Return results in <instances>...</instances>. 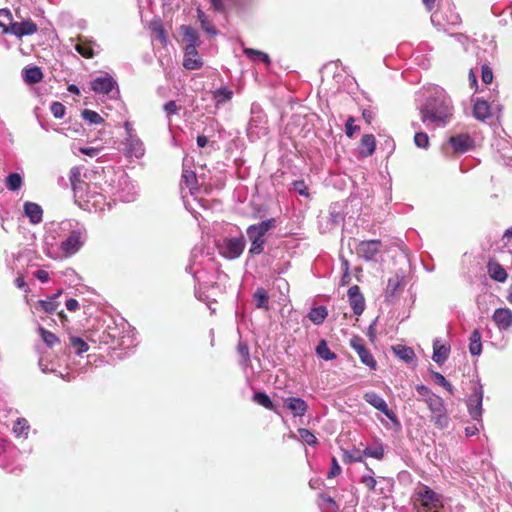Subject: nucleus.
<instances>
[{
  "label": "nucleus",
  "instance_id": "nucleus-25",
  "mask_svg": "<svg viewBox=\"0 0 512 512\" xmlns=\"http://www.w3.org/2000/svg\"><path fill=\"white\" fill-rule=\"evenodd\" d=\"M473 116L480 121H484L489 118L491 116V110L488 102L477 99L473 106Z\"/></svg>",
  "mask_w": 512,
  "mask_h": 512
},
{
  "label": "nucleus",
  "instance_id": "nucleus-51",
  "mask_svg": "<svg viewBox=\"0 0 512 512\" xmlns=\"http://www.w3.org/2000/svg\"><path fill=\"white\" fill-rule=\"evenodd\" d=\"M237 352L241 358L242 363L247 364L250 361L249 348L245 343L240 342L237 345Z\"/></svg>",
  "mask_w": 512,
  "mask_h": 512
},
{
  "label": "nucleus",
  "instance_id": "nucleus-2",
  "mask_svg": "<svg viewBox=\"0 0 512 512\" xmlns=\"http://www.w3.org/2000/svg\"><path fill=\"white\" fill-rule=\"evenodd\" d=\"M423 122L431 121L437 125L445 126L453 115V108L446 98L433 97L427 100L420 109Z\"/></svg>",
  "mask_w": 512,
  "mask_h": 512
},
{
  "label": "nucleus",
  "instance_id": "nucleus-26",
  "mask_svg": "<svg viewBox=\"0 0 512 512\" xmlns=\"http://www.w3.org/2000/svg\"><path fill=\"white\" fill-rule=\"evenodd\" d=\"M149 29L154 39L159 41L162 45L167 43V35L160 19L152 20L150 22Z\"/></svg>",
  "mask_w": 512,
  "mask_h": 512
},
{
  "label": "nucleus",
  "instance_id": "nucleus-31",
  "mask_svg": "<svg viewBox=\"0 0 512 512\" xmlns=\"http://www.w3.org/2000/svg\"><path fill=\"white\" fill-rule=\"evenodd\" d=\"M180 31L184 37V40L187 42V45H197L199 35L198 31L194 27L183 25L181 26Z\"/></svg>",
  "mask_w": 512,
  "mask_h": 512
},
{
  "label": "nucleus",
  "instance_id": "nucleus-57",
  "mask_svg": "<svg viewBox=\"0 0 512 512\" xmlns=\"http://www.w3.org/2000/svg\"><path fill=\"white\" fill-rule=\"evenodd\" d=\"M163 108H164V111L166 112L167 116L176 114L180 110V107L176 104L175 101H172V100L167 102Z\"/></svg>",
  "mask_w": 512,
  "mask_h": 512
},
{
  "label": "nucleus",
  "instance_id": "nucleus-21",
  "mask_svg": "<svg viewBox=\"0 0 512 512\" xmlns=\"http://www.w3.org/2000/svg\"><path fill=\"white\" fill-rule=\"evenodd\" d=\"M487 271L491 279L497 282H505L508 274L503 266L495 259H490L487 263Z\"/></svg>",
  "mask_w": 512,
  "mask_h": 512
},
{
  "label": "nucleus",
  "instance_id": "nucleus-47",
  "mask_svg": "<svg viewBox=\"0 0 512 512\" xmlns=\"http://www.w3.org/2000/svg\"><path fill=\"white\" fill-rule=\"evenodd\" d=\"M354 122L355 118L349 116L345 123V134L349 138L353 137V135L360 130V127L358 125H355Z\"/></svg>",
  "mask_w": 512,
  "mask_h": 512
},
{
  "label": "nucleus",
  "instance_id": "nucleus-28",
  "mask_svg": "<svg viewBox=\"0 0 512 512\" xmlns=\"http://www.w3.org/2000/svg\"><path fill=\"white\" fill-rule=\"evenodd\" d=\"M393 351L395 355L406 363H410L415 358L414 350L405 345H396L393 346Z\"/></svg>",
  "mask_w": 512,
  "mask_h": 512
},
{
  "label": "nucleus",
  "instance_id": "nucleus-37",
  "mask_svg": "<svg viewBox=\"0 0 512 512\" xmlns=\"http://www.w3.org/2000/svg\"><path fill=\"white\" fill-rule=\"evenodd\" d=\"M28 421L25 418H19L13 426V432L17 437H27L29 433Z\"/></svg>",
  "mask_w": 512,
  "mask_h": 512
},
{
  "label": "nucleus",
  "instance_id": "nucleus-8",
  "mask_svg": "<svg viewBox=\"0 0 512 512\" xmlns=\"http://www.w3.org/2000/svg\"><path fill=\"white\" fill-rule=\"evenodd\" d=\"M383 244L381 240H364L360 241L356 247V254L365 261H371L381 252Z\"/></svg>",
  "mask_w": 512,
  "mask_h": 512
},
{
  "label": "nucleus",
  "instance_id": "nucleus-64",
  "mask_svg": "<svg viewBox=\"0 0 512 512\" xmlns=\"http://www.w3.org/2000/svg\"><path fill=\"white\" fill-rule=\"evenodd\" d=\"M362 117L363 119L365 120V122L367 124H371L373 118H374V115H373V112L371 110H368V109H364L363 112H362Z\"/></svg>",
  "mask_w": 512,
  "mask_h": 512
},
{
  "label": "nucleus",
  "instance_id": "nucleus-22",
  "mask_svg": "<svg viewBox=\"0 0 512 512\" xmlns=\"http://www.w3.org/2000/svg\"><path fill=\"white\" fill-rule=\"evenodd\" d=\"M376 149V139L373 134H365L362 136L359 144V155L367 158L373 155Z\"/></svg>",
  "mask_w": 512,
  "mask_h": 512
},
{
  "label": "nucleus",
  "instance_id": "nucleus-29",
  "mask_svg": "<svg viewBox=\"0 0 512 512\" xmlns=\"http://www.w3.org/2000/svg\"><path fill=\"white\" fill-rule=\"evenodd\" d=\"M469 352L471 355H480L482 352L481 333L475 329L470 335Z\"/></svg>",
  "mask_w": 512,
  "mask_h": 512
},
{
  "label": "nucleus",
  "instance_id": "nucleus-7",
  "mask_svg": "<svg viewBox=\"0 0 512 512\" xmlns=\"http://www.w3.org/2000/svg\"><path fill=\"white\" fill-rule=\"evenodd\" d=\"M350 346L357 352L364 365L368 366L371 370L377 369V362L370 350L364 345V341L361 337L353 336L350 339Z\"/></svg>",
  "mask_w": 512,
  "mask_h": 512
},
{
  "label": "nucleus",
  "instance_id": "nucleus-3",
  "mask_svg": "<svg viewBox=\"0 0 512 512\" xmlns=\"http://www.w3.org/2000/svg\"><path fill=\"white\" fill-rule=\"evenodd\" d=\"M275 227V218H270L257 224L250 225L247 228L246 232L251 242V247L249 250V253L251 255H259L263 252L265 244L264 236L269 230Z\"/></svg>",
  "mask_w": 512,
  "mask_h": 512
},
{
  "label": "nucleus",
  "instance_id": "nucleus-42",
  "mask_svg": "<svg viewBox=\"0 0 512 512\" xmlns=\"http://www.w3.org/2000/svg\"><path fill=\"white\" fill-rule=\"evenodd\" d=\"M298 434H299L301 440L304 441L305 443H307L308 445L315 446L318 444L317 437L309 429L299 428Z\"/></svg>",
  "mask_w": 512,
  "mask_h": 512
},
{
  "label": "nucleus",
  "instance_id": "nucleus-54",
  "mask_svg": "<svg viewBox=\"0 0 512 512\" xmlns=\"http://www.w3.org/2000/svg\"><path fill=\"white\" fill-rule=\"evenodd\" d=\"M199 20L204 31L213 35L216 34V30L214 29L213 25L207 20L204 13H199Z\"/></svg>",
  "mask_w": 512,
  "mask_h": 512
},
{
  "label": "nucleus",
  "instance_id": "nucleus-43",
  "mask_svg": "<svg viewBox=\"0 0 512 512\" xmlns=\"http://www.w3.org/2000/svg\"><path fill=\"white\" fill-rule=\"evenodd\" d=\"M254 299L256 301V306L258 308H268V294L263 288H259L256 290L254 294Z\"/></svg>",
  "mask_w": 512,
  "mask_h": 512
},
{
  "label": "nucleus",
  "instance_id": "nucleus-16",
  "mask_svg": "<svg viewBox=\"0 0 512 512\" xmlns=\"http://www.w3.org/2000/svg\"><path fill=\"white\" fill-rule=\"evenodd\" d=\"M224 255L230 259L238 258L244 251L245 240L243 237L230 238L224 241Z\"/></svg>",
  "mask_w": 512,
  "mask_h": 512
},
{
  "label": "nucleus",
  "instance_id": "nucleus-49",
  "mask_svg": "<svg viewBox=\"0 0 512 512\" xmlns=\"http://www.w3.org/2000/svg\"><path fill=\"white\" fill-rule=\"evenodd\" d=\"M414 143L419 148H427L429 145V137L424 132H417L414 135Z\"/></svg>",
  "mask_w": 512,
  "mask_h": 512
},
{
  "label": "nucleus",
  "instance_id": "nucleus-50",
  "mask_svg": "<svg viewBox=\"0 0 512 512\" xmlns=\"http://www.w3.org/2000/svg\"><path fill=\"white\" fill-rule=\"evenodd\" d=\"M363 455L381 460L384 457V449L381 446L377 448H365Z\"/></svg>",
  "mask_w": 512,
  "mask_h": 512
},
{
  "label": "nucleus",
  "instance_id": "nucleus-12",
  "mask_svg": "<svg viewBox=\"0 0 512 512\" xmlns=\"http://www.w3.org/2000/svg\"><path fill=\"white\" fill-rule=\"evenodd\" d=\"M449 143L456 153H465L475 146L474 140L467 133L451 136Z\"/></svg>",
  "mask_w": 512,
  "mask_h": 512
},
{
  "label": "nucleus",
  "instance_id": "nucleus-33",
  "mask_svg": "<svg viewBox=\"0 0 512 512\" xmlns=\"http://www.w3.org/2000/svg\"><path fill=\"white\" fill-rule=\"evenodd\" d=\"M328 312L326 307L324 306H318L313 309L308 314V318L314 323V324H321L324 322L325 318L327 317Z\"/></svg>",
  "mask_w": 512,
  "mask_h": 512
},
{
  "label": "nucleus",
  "instance_id": "nucleus-1",
  "mask_svg": "<svg viewBox=\"0 0 512 512\" xmlns=\"http://www.w3.org/2000/svg\"><path fill=\"white\" fill-rule=\"evenodd\" d=\"M415 389L420 396V401L425 403L431 413L430 422L433 426L439 430L446 429L450 418L444 400L423 384L416 385Z\"/></svg>",
  "mask_w": 512,
  "mask_h": 512
},
{
  "label": "nucleus",
  "instance_id": "nucleus-27",
  "mask_svg": "<svg viewBox=\"0 0 512 512\" xmlns=\"http://www.w3.org/2000/svg\"><path fill=\"white\" fill-rule=\"evenodd\" d=\"M253 401L267 410L277 413L276 406L267 393L259 391L254 393Z\"/></svg>",
  "mask_w": 512,
  "mask_h": 512
},
{
  "label": "nucleus",
  "instance_id": "nucleus-32",
  "mask_svg": "<svg viewBox=\"0 0 512 512\" xmlns=\"http://www.w3.org/2000/svg\"><path fill=\"white\" fill-rule=\"evenodd\" d=\"M43 79V73L37 66L25 70L24 80L28 84L39 83Z\"/></svg>",
  "mask_w": 512,
  "mask_h": 512
},
{
  "label": "nucleus",
  "instance_id": "nucleus-6",
  "mask_svg": "<svg viewBox=\"0 0 512 512\" xmlns=\"http://www.w3.org/2000/svg\"><path fill=\"white\" fill-rule=\"evenodd\" d=\"M84 241L85 233L81 230H73L69 233L67 238L62 241L60 249L66 256H72L80 250L84 245Z\"/></svg>",
  "mask_w": 512,
  "mask_h": 512
},
{
  "label": "nucleus",
  "instance_id": "nucleus-60",
  "mask_svg": "<svg viewBox=\"0 0 512 512\" xmlns=\"http://www.w3.org/2000/svg\"><path fill=\"white\" fill-rule=\"evenodd\" d=\"M82 154H85L90 157H95L99 153V149L95 147H84L79 149Z\"/></svg>",
  "mask_w": 512,
  "mask_h": 512
},
{
  "label": "nucleus",
  "instance_id": "nucleus-48",
  "mask_svg": "<svg viewBox=\"0 0 512 512\" xmlns=\"http://www.w3.org/2000/svg\"><path fill=\"white\" fill-rule=\"evenodd\" d=\"M362 458H363V451L361 452L358 449L344 452V461L361 462Z\"/></svg>",
  "mask_w": 512,
  "mask_h": 512
},
{
  "label": "nucleus",
  "instance_id": "nucleus-58",
  "mask_svg": "<svg viewBox=\"0 0 512 512\" xmlns=\"http://www.w3.org/2000/svg\"><path fill=\"white\" fill-rule=\"evenodd\" d=\"M341 473V468L336 460L335 457L332 458V467L331 470L328 473V478L336 477Z\"/></svg>",
  "mask_w": 512,
  "mask_h": 512
},
{
  "label": "nucleus",
  "instance_id": "nucleus-30",
  "mask_svg": "<svg viewBox=\"0 0 512 512\" xmlns=\"http://www.w3.org/2000/svg\"><path fill=\"white\" fill-rule=\"evenodd\" d=\"M75 50L84 58L90 59L94 57L92 42L79 37V43L75 45Z\"/></svg>",
  "mask_w": 512,
  "mask_h": 512
},
{
  "label": "nucleus",
  "instance_id": "nucleus-63",
  "mask_svg": "<svg viewBox=\"0 0 512 512\" xmlns=\"http://www.w3.org/2000/svg\"><path fill=\"white\" fill-rule=\"evenodd\" d=\"M15 285L19 288V289H25V291L28 290V285L27 283L25 282V279L23 276H18L16 279H15Z\"/></svg>",
  "mask_w": 512,
  "mask_h": 512
},
{
  "label": "nucleus",
  "instance_id": "nucleus-4",
  "mask_svg": "<svg viewBox=\"0 0 512 512\" xmlns=\"http://www.w3.org/2000/svg\"><path fill=\"white\" fill-rule=\"evenodd\" d=\"M416 496L420 502L418 512H440L443 508L442 496L428 486L421 487Z\"/></svg>",
  "mask_w": 512,
  "mask_h": 512
},
{
  "label": "nucleus",
  "instance_id": "nucleus-55",
  "mask_svg": "<svg viewBox=\"0 0 512 512\" xmlns=\"http://www.w3.org/2000/svg\"><path fill=\"white\" fill-rule=\"evenodd\" d=\"M361 483L364 484V486L370 490L373 491L376 487V479L371 475H364L361 478Z\"/></svg>",
  "mask_w": 512,
  "mask_h": 512
},
{
  "label": "nucleus",
  "instance_id": "nucleus-24",
  "mask_svg": "<svg viewBox=\"0 0 512 512\" xmlns=\"http://www.w3.org/2000/svg\"><path fill=\"white\" fill-rule=\"evenodd\" d=\"M24 213L33 224H38L42 221L43 210L40 205L33 202H26L24 204Z\"/></svg>",
  "mask_w": 512,
  "mask_h": 512
},
{
  "label": "nucleus",
  "instance_id": "nucleus-15",
  "mask_svg": "<svg viewBox=\"0 0 512 512\" xmlns=\"http://www.w3.org/2000/svg\"><path fill=\"white\" fill-rule=\"evenodd\" d=\"M283 405L294 417H302L308 411V404L299 397H287L283 399Z\"/></svg>",
  "mask_w": 512,
  "mask_h": 512
},
{
  "label": "nucleus",
  "instance_id": "nucleus-17",
  "mask_svg": "<svg viewBox=\"0 0 512 512\" xmlns=\"http://www.w3.org/2000/svg\"><path fill=\"white\" fill-rule=\"evenodd\" d=\"M348 298L354 314L361 315L365 309V299L358 285H353L348 289Z\"/></svg>",
  "mask_w": 512,
  "mask_h": 512
},
{
  "label": "nucleus",
  "instance_id": "nucleus-23",
  "mask_svg": "<svg viewBox=\"0 0 512 512\" xmlns=\"http://www.w3.org/2000/svg\"><path fill=\"white\" fill-rule=\"evenodd\" d=\"M450 346L441 344L439 340L433 342L432 359L439 365H442L449 357Z\"/></svg>",
  "mask_w": 512,
  "mask_h": 512
},
{
  "label": "nucleus",
  "instance_id": "nucleus-40",
  "mask_svg": "<svg viewBox=\"0 0 512 512\" xmlns=\"http://www.w3.org/2000/svg\"><path fill=\"white\" fill-rule=\"evenodd\" d=\"M10 23H13L11 12L8 9H0V28L4 34L9 33Z\"/></svg>",
  "mask_w": 512,
  "mask_h": 512
},
{
  "label": "nucleus",
  "instance_id": "nucleus-11",
  "mask_svg": "<svg viewBox=\"0 0 512 512\" xmlns=\"http://www.w3.org/2000/svg\"><path fill=\"white\" fill-rule=\"evenodd\" d=\"M37 31L38 26L31 19L10 23L9 33L15 35L17 38L33 35Z\"/></svg>",
  "mask_w": 512,
  "mask_h": 512
},
{
  "label": "nucleus",
  "instance_id": "nucleus-61",
  "mask_svg": "<svg viewBox=\"0 0 512 512\" xmlns=\"http://www.w3.org/2000/svg\"><path fill=\"white\" fill-rule=\"evenodd\" d=\"M209 2L211 4V7L216 12H224L225 11V7H224V4H223L222 0H209Z\"/></svg>",
  "mask_w": 512,
  "mask_h": 512
},
{
  "label": "nucleus",
  "instance_id": "nucleus-19",
  "mask_svg": "<svg viewBox=\"0 0 512 512\" xmlns=\"http://www.w3.org/2000/svg\"><path fill=\"white\" fill-rule=\"evenodd\" d=\"M116 82L111 76L97 77L91 82V89L98 94H109Z\"/></svg>",
  "mask_w": 512,
  "mask_h": 512
},
{
  "label": "nucleus",
  "instance_id": "nucleus-46",
  "mask_svg": "<svg viewBox=\"0 0 512 512\" xmlns=\"http://www.w3.org/2000/svg\"><path fill=\"white\" fill-rule=\"evenodd\" d=\"M6 185L12 191L18 190L22 185V178L18 173H11L6 178Z\"/></svg>",
  "mask_w": 512,
  "mask_h": 512
},
{
  "label": "nucleus",
  "instance_id": "nucleus-13",
  "mask_svg": "<svg viewBox=\"0 0 512 512\" xmlns=\"http://www.w3.org/2000/svg\"><path fill=\"white\" fill-rule=\"evenodd\" d=\"M125 155L126 157L141 158L145 154V147L141 139L136 136H130L125 139Z\"/></svg>",
  "mask_w": 512,
  "mask_h": 512
},
{
  "label": "nucleus",
  "instance_id": "nucleus-34",
  "mask_svg": "<svg viewBox=\"0 0 512 512\" xmlns=\"http://www.w3.org/2000/svg\"><path fill=\"white\" fill-rule=\"evenodd\" d=\"M244 54L252 61H260L266 64H270L269 55L252 48H244Z\"/></svg>",
  "mask_w": 512,
  "mask_h": 512
},
{
  "label": "nucleus",
  "instance_id": "nucleus-38",
  "mask_svg": "<svg viewBox=\"0 0 512 512\" xmlns=\"http://www.w3.org/2000/svg\"><path fill=\"white\" fill-rule=\"evenodd\" d=\"M38 332H39L43 342L48 347H53L54 345H56L60 342L59 338L54 333L46 330L45 328H43L41 326L38 328Z\"/></svg>",
  "mask_w": 512,
  "mask_h": 512
},
{
  "label": "nucleus",
  "instance_id": "nucleus-5",
  "mask_svg": "<svg viewBox=\"0 0 512 512\" xmlns=\"http://www.w3.org/2000/svg\"><path fill=\"white\" fill-rule=\"evenodd\" d=\"M363 399L378 411L382 412L392 423L399 425L396 414L389 409L386 401L374 391H368L363 394Z\"/></svg>",
  "mask_w": 512,
  "mask_h": 512
},
{
  "label": "nucleus",
  "instance_id": "nucleus-10",
  "mask_svg": "<svg viewBox=\"0 0 512 512\" xmlns=\"http://www.w3.org/2000/svg\"><path fill=\"white\" fill-rule=\"evenodd\" d=\"M483 389L481 385L474 388L469 396L467 408L472 419L479 421L482 417Z\"/></svg>",
  "mask_w": 512,
  "mask_h": 512
},
{
  "label": "nucleus",
  "instance_id": "nucleus-53",
  "mask_svg": "<svg viewBox=\"0 0 512 512\" xmlns=\"http://www.w3.org/2000/svg\"><path fill=\"white\" fill-rule=\"evenodd\" d=\"M481 79L485 84H490L493 81L492 69L487 64L482 65Z\"/></svg>",
  "mask_w": 512,
  "mask_h": 512
},
{
  "label": "nucleus",
  "instance_id": "nucleus-20",
  "mask_svg": "<svg viewBox=\"0 0 512 512\" xmlns=\"http://www.w3.org/2000/svg\"><path fill=\"white\" fill-rule=\"evenodd\" d=\"M499 329L506 330L512 325V312L507 308H498L492 316Z\"/></svg>",
  "mask_w": 512,
  "mask_h": 512
},
{
  "label": "nucleus",
  "instance_id": "nucleus-56",
  "mask_svg": "<svg viewBox=\"0 0 512 512\" xmlns=\"http://www.w3.org/2000/svg\"><path fill=\"white\" fill-rule=\"evenodd\" d=\"M294 189L302 196L308 197L309 193L303 180H297L293 182Z\"/></svg>",
  "mask_w": 512,
  "mask_h": 512
},
{
  "label": "nucleus",
  "instance_id": "nucleus-45",
  "mask_svg": "<svg viewBox=\"0 0 512 512\" xmlns=\"http://www.w3.org/2000/svg\"><path fill=\"white\" fill-rule=\"evenodd\" d=\"M70 344L78 355H81L89 349L88 344L80 337H71Z\"/></svg>",
  "mask_w": 512,
  "mask_h": 512
},
{
  "label": "nucleus",
  "instance_id": "nucleus-36",
  "mask_svg": "<svg viewBox=\"0 0 512 512\" xmlns=\"http://www.w3.org/2000/svg\"><path fill=\"white\" fill-rule=\"evenodd\" d=\"M316 353L320 358L326 361L334 360L337 357V355L329 349L327 342L325 340H321L319 342V344L316 347Z\"/></svg>",
  "mask_w": 512,
  "mask_h": 512
},
{
  "label": "nucleus",
  "instance_id": "nucleus-39",
  "mask_svg": "<svg viewBox=\"0 0 512 512\" xmlns=\"http://www.w3.org/2000/svg\"><path fill=\"white\" fill-rule=\"evenodd\" d=\"M233 92L226 87H222L213 92V98L217 104L227 102L232 99Z\"/></svg>",
  "mask_w": 512,
  "mask_h": 512
},
{
  "label": "nucleus",
  "instance_id": "nucleus-44",
  "mask_svg": "<svg viewBox=\"0 0 512 512\" xmlns=\"http://www.w3.org/2000/svg\"><path fill=\"white\" fill-rule=\"evenodd\" d=\"M82 117L91 124H102L104 119L93 110L85 109L81 113Z\"/></svg>",
  "mask_w": 512,
  "mask_h": 512
},
{
  "label": "nucleus",
  "instance_id": "nucleus-52",
  "mask_svg": "<svg viewBox=\"0 0 512 512\" xmlns=\"http://www.w3.org/2000/svg\"><path fill=\"white\" fill-rule=\"evenodd\" d=\"M51 112L53 116L57 119H61L65 115L66 108L65 106L60 102H53L51 104Z\"/></svg>",
  "mask_w": 512,
  "mask_h": 512
},
{
  "label": "nucleus",
  "instance_id": "nucleus-62",
  "mask_svg": "<svg viewBox=\"0 0 512 512\" xmlns=\"http://www.w3.org/2000/svg\"><path fill=\"white\" fill-rule=\"evenodd\" d=\"M66 308L69 311H76L79 308V303L76 299L71 298L66 301Z\"/></svg>",
  "mask_w": 512,
  "mask_h": 512
},
{
  "label": "nucleus",
  "instance_id": "nucleus-59",
  "mask_svg": "<svg viewBox=\"0 0 512 512\" xmlns=\"http://www.w3.org/2000/svg\"><path fill=\"white\" fill-rule=\"evenodd\" d=\"M34 275L42 283H45V282H47L50 279L49 273L47 271H45V270H42V269L37 270L34 273Z\"/></svg>",
  "mask_w": 512,
  "mask_h": 512
},
{
  "label": "nucleus",
  "instance_id": "nucleus-18",
  "mask_svg": "<svg viewBox=\"0 0 512 512\" xmlns=\"http://www.w3.org/2000/svg\"><path fill=\"white\" fill-rule=\"evenodd\" d=\"M69 180L74 197L83 198V192L87 187V183L81 177V170L79 167H72L69 173Z\"/></svg>",
  "mask_w": 512,
  "mask_h": 512
},
{
  "label": "nucleus",
  "instance_id": "nucleus-35",
  "mask_svg": "<svg viewBox=\"0 0 512 512\" xmlns=\"http://www.w3.org/2000/svg\"><path fill=\"white\" fill-rule=\"evenodd\" d=\"M58 307L59 303L57 301L49 300L48 298L46 300H39L35 305L36 310L43 311L47 314H53Z\"/></svg>",
  "mask_w": 512,
  "mask_h": 512
},
{
  "label": "nucleus",
  "instance_id": "nucleus-9",
  "mask_svg": "<svg viewBox=\"0 0 512 512\" xmlns=\"http://www.w3.org/2000/svg\"><path fill=\"white\" fill-rule=\"evenodd\" d=\"M405 280L403 275L395 274L388 279L387 286L384 291L385 300L393 302L398 298L404 290Z\"/></svg>",
  "mask_w": 512,
  "mask_h": 512
},
{
  "label": "nucleus",
  "instance_id": "nucleus-14",
  "mask_svg": "<svg viewBox=\"0 0 512 512\" xmlns=\"http://www.w3.org/2000/svg\"><path fill=\"white\" fill-rule=\"evenodd\" d=\"M183 66L188 70H198L202 68L203 61L199 57L195 45H186L183 59Z\"/></svg>",
  "mask_w": 512,
  "mask_h": 512
},
{
  "label": "nucleus",
  "instance_id": "nucleus-41",
  "mask_svg": "<svg viewBox=\"0 0 512 512\" xmlns=\"http://www.w3.org/2000/svg\"><path fill=\"white\" fill-rule=\"evenodd\" d=\"M181 180L187 187L193 189L197 185V176L193 170L183 169Z\"/></svg>",
  "mask_w": 512,
  "mask_h": 512
}]
</instances>
